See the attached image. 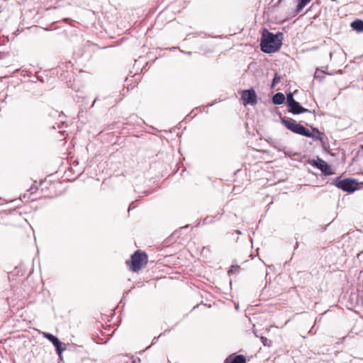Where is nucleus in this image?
<instances>
[{
  "label": "nucleus",
  "mask_w": 363,
  "mask_h": 363,
  "mask_svg": "<svg viewBox=\"0 0 363 363\" xmlns=\"http://www.w3.org/2000/svg\"><path fill=\"white\" fill-rule=\"evenodd\" d=\"M282 33L274 34L264 28L260 41L261 50L268 54L277 52L282 45Z\"/></svg>",
  "instance_id": "obj_1"
},
{
  "label": "nucleus",
  "mask_w": 363,
  "mask_h": 363,
  "mask_svg": "<svg viewBox=\"0 0 363 363\" xmlns=\"http://www.w3.org/2000/svg\"><path fill=\"white\" fill-rule=\"evenodd\" d=\"M281 122L288 130L294 133L311 138L320 139V135L318 136H315V135L311 133L309 130L303 125L296 123V121L292 118H281Z\"/></svg>",
  "instance_id": "obj_2"
},
{
  "label": "nucleus",
  "mask_w": 363,
  "mask_h": 363,
  "mask_svg": "<svg viewBox=\"0 0 363 363\" xmlns=\"http://www.w3.org/2000/svg\"><path fill=\"white\" fill-rule=\"evenodd\" d=\"M147 263V255L146 252L140 250H136L130 257V260H127L126 264L129 269L133 272H139L143 267Z\"/></svg>",
  "instance_id": "obj_3"
},
{
  "label": "nucleus",
  "mask_w": 363,
  "mask_h": 363,
  "mask_svg": "<svg viewBox=\"0 0 363 363\" xmlns=\"http://www.w3.org/2000/svg\"><path fill=\"white\" fill-rule=\"evenodd\" d=\"M333 184L348 194H352L359 189V182L353 178L342 179L341 177H337Z\"/></svg>",
  "instance_id": "obj_4"
},
{
  "label": "nucleus",
  "mask_w": 363,
  "mask_h": 363,
  "mask_svg": "<svg viewBox=\"0 0 363 363\" xmlns=\"http://www.w3.org/2000/svg\"><path fill=\"white\" fill-rule=\"evenodd\" d=\"M241 99L245 106L247 104L255 105L257 103V96L252 88L242 91Z\"/></svg>",
  "instance_id": "obj_5"
},
{
  "label": "nucleus",
  "mask_w": 363,
  "mask_h": 363,
  "mask_svg": "<svg viewBox=\"0 0 363 363\" xmlns=\"http://www.w3.org/2000/svg\"><path fill=\"white\" fill-rule=\"evenodd\" d=\"M309 163L320 169L325 175H332L335 172L331 169L330 165L325 162L323 160L317 157L316 160H313Z\"/></svg>",
  "instance_id": "obj_6"
},
{
  "label": "nucleus",
  "mask_w": 363,
  "mask_h": 363,
  "mask_svg": "<svg viewBox=\"0 0 363 363\" xmlns=\"http://www.w3.org/2000/svg\"><path fill=\"white\" fill-rule=\"evenodd\" d=\"M44 337L52 343L58 355L60 356L62 353L65 350V348L62 346L63 343L57 336L51 333H45Z\"/></svg>",
  "instance_id": "obj_7"
},
{
  "label": "nucleus",
  "mask_w": 363,
  "mask_h": 363,
  "mask_svg": "<svg viewBox=\"0 0 363 363\" xmlns=\"http://www.w3.org/2000/svg\"><path fill=\"white\" fill-rule=\"evenodd\" d=\"M289 112L293 114H301L303 113H310L311 111L303 107L301 104L298 101H295L292 104L288 106Z\"/></svg>",
  "instance_id": "obj_8"
},
{
  "label": "nucleus",
  "mask_w": 363,
  "mask_h": 363,
  "mask_svg": "<svg viewBox=\"0 0 363 363\" xmlns=\"http://www.w3.org/2000/svg\"><path fill=\"white\" fill-rule=\"evenodd\" d=\"M224 363H246V359L244 355L238 354L235 356L233 359L230 357L225 359Z\"/></svg>",
  "instance_id": "obj_9"
},
{
  "label": "nucleus",
  "mask_w": 363,
  "mask_h": 363,
  "mask_svg": "<svg viewBox=\"0 0 363 363\" xmlns=\"http://www.w3.org/2000/svg\"><path fill=\"white\" fill-rule=\"evenodd\" d=\"M285 101V96L281 92L275 94L272 96V103L275 105H281Z\"/></svg>",
  "instance_id": "obj_10"
},
{
  "label": "nucleus",
  "mask_w": 363,
  "mask_h": 363,
  "mask_svg": "<svg viewBox=\"0 0 363 363\" xmlns=\"http://www.w3.org/2000/svg\"><path fill=\"white\" fill-rule=\"evenodd\" d=\"M351 27L353 30L357 32L363 31V21L360 19H356L351 23Z\"/></svg>",
  "instance_id": "obj_11"
},
{
  "label": "nucleus",
  "mask_w": 363,
  "mask_h": 363,
  "mask_svg": "<svg viewBox=\"0 0 363 363\" xmlns=\"http://www.w3.org/2000/svg\"><path fill=\"white\" fill-rule=\"evenodd\" d=\"M298 4L296 8V13H300L303 8L311 1V0H298Z\"/></svg>",
  "instance_id": "obj_12"
},
{
  "label": "nucleus",
  "mask_w": 363,
  "mask_h": 363,
  "mask_svg": "<svg viewBox=\"0 0 363 363\" xmlns=\"http://www.w3.org/2000/svg\"><path fill=\"white\" fill-rule=\"evenodd\" d=\"M285 99L286 100L287 106H290L291 104L296 101V100L294 98L293 94L291 92L286 94V98H285Z\"/></svg>",
  "instance_id": "obj_13"
},
{
  "label": "nucleus",
  "mask_w": 363,
  "mask_h": 363,
  "mask_svg": "<svg viewBox=\"0 0 363 363\" xmlns=\"http://www.w3.org/2000/svg\"><path fill=\"white\" fill-rule=\"evenodd\" d=\"M281 77L278 74H275L272 82V88H274L276 85L280 82Z\"/></svg>",
  "instance_id": "obj_14"
},
{
  "label": "nucleus",
  "mask_w": 363,
  "mask_h": 363,
  "mask_svg": "<svg viewBox=\"0 0 363 363\" xmlns=\"http://www.w3.org/2000/svg\"><path fill=\"white\" fill-rule=\"evenodd\" d=\"M313 130V134L315 135V136H318L320 135V139H318V140H323V134L322 133H320L318 129L317 128H312Z\"/></svg>",
  "instance_id": "obj_15"
},
{
  "label": "nucleus",
  "mask_w": 363,
  "mask_h": 363,
  "mask_svg": "<svg viewBox=\"0 0 363 363\" xmlns=\"http://www.w3.org/2000/svg\"><path fill=\"white\" fill-rule=\"evenodd\" d=\"M136 206H137V201H133L130 203L128 211H130V210L135 208Z\"/></svg>",
  "instance_id": "obj_16"
},
{
  "label": "nucleus",
  "mask_w": 363,
  "mask_h": 363,
  "mask_svg": "<svg viewBox=\"0 0 363 363\" xmlns=\"http://www.w3.org/2000/svg\"><path fill=\"white\" fill-rule=\"evenodd\" d=\"M239 268V266H232L230 269L228 270V273L229 274H232L234 272V270H238Z\"/></svg>",
  "instance_id": "obj_17"
},
{
  "label": "nucleus",
  "mask_w": 363,
  "mask_h": 363,
  "mask_svg": "<svg viewBox=\"0 0 363 363\" xmlns=\"http://www.w3.org/2000/svg\"><path fill=\"white\" fill-rule=\"evenodd\" d=\"M21 72H22V75L23 77H25V76L30 77L31 76V72L28 70H22Z\"/></svg>",
  "instance_id": "obj_18"
},
{
  "label": "nucleus",
  "mask_w": 363,
  "mask_h": 363,
  "mask_svg": "<svg viewBox=\"0 0 363 363\" xmlns=\"http://www.w3.org/2000/svg\"><path fill=\"white\" fill-rule=\"evenodd\" d=\"M35 79H32L31 82H36V81H40V82H43V77H39L38 75H35Z\"/></svg>",
  "instance_id": "obj_19"
},
{
  "label": "nucleus",
  "mask_w": 363,
  "mask_h": 363,
  "mask_svg": "<svg viewBox=\"0 0 363 363\" xmlns=\"http://www.w3.org/2000/svg\"><path fill=\"white\" fill-rule=\"evenodd\" d=\"M174 79H175V76H174V74H169V81L170 82H174Z\"/></svg>",
  "instance_id": "obj_20"
},
{
  "label": "nucleus",
  "mask_w": 363,
  "mask_h": 363,
  "mask_svg": "<svg viewBox=\"0 0 363 363\" xmlns=\"http://www.w3.org/2000/svg\"><path fill=\"white\" fill-rule=\"evenodd\" d=\"M262 343L264 344V345H265V346L268 345H267V342H268L267 338L262 337Z\"/></svg>",
  "instance_id": "obj_21"
},
{
  "label": "nucleus",
  "mask_w": 363,
  "mask_h": 363,
  "mask_svg": "<svg viewBox=\"0 0 363 363\" xmlns=\"http://www.w3.org/2000/svg\"><path fill=\"white\" fill-rule=\"evenodd\" d=\"M167 50H180V48H179V46H175V47H172V48H167Z\"/></svg>",
  "instance_id": "obj_22"
},
{
  "label": "nucleus",
  "mask_w": 363,
  "mask_h": 363,
  "mask_svg": "<svg viewBox=\"0 0 363 363\" xmlns=\"http://www.w3.org/2000/svg\"><path fill=\"white\" fill-rule=\"evenodd\" d=\"M315 77L319 79L320 81L322 80V79L323 78V77H320V75H317L316 73L315 74Z\"/></svg>",
  "instance_id": "obj_23"
},
{
  "label": "nucleus",
  "mask_w": 363,
  "mask_h": 363,
  "mask_svg": "<svg viewBox=\"0 0 363 363\" xmlns=\"http://www.w3.org/2000/svg\"><path fill=\"white\" fill-rule=\"evenodd\" d=\"M282 0H277V4L274 5L275 7L277 6H279V5L281 4Z\"/></svg>",
  "instance_id": "obj_24"
},
{
  "label": "nucleus",
  "mask_w": 363,
  "mask_h": 363,
  "mask_svg": "<svg viewBox=\"0 0 363 363\" xmlns=\"http://www.w3.org/2000/svg\"><path fill=\"white\" fill-rule=\"evenodd\" d=\"M162 335V334H160L157 337H154L153 340H152V344H154L155 342H156V341L157 340V339Z\"/></svg>",
  "instance_id": "obj_25"
},
{
  "label": "nucleus",
  "mask_w": 363,
  "mask_h": 363,
  "mask_svg": "<svg viewBox=\"0 0 363 363\" xmlns=\"http://www.w3.org/2000/svg\"><path fill=\"white\" fill-rule=\"evenodd\" d=\"M97 100H98V97H96V98L94 100V101H93V103H92V104H91V107L94 106V104L96 103V101Z\"/></svg>",
  "instance_id": "obj_26"
},
{
  "label": "nucleus",
  "mask_w": 363,
  "mask_h": 363,
  "mask_svg": "<svg viewBox=\"0 0 363 363\" xmlns=\"http://www.w3.org/2000/svg\"><path fill=\"white\" fill-rule=\"evenodd\" d=\"M359 189H363V182H359Z\"/></svg>",
  "instance_id": "obj_27"
},
{
  "label": "nucleus",
  "mask_w": 363,
  "mask_h": 363,
  "mask_svg": "<svg viewBox=\"0 0 363 363\" xmlns=\"http://www.w3.org/2000/svg\"><path fill=\"white\" fill-rule=\"evenodd\" d=\"M298 242H296V245H295V246H294V249L298 248Z\"/></svg>",
  "instance_id": "obj_28"
},
{
  "label": "nucleus",
  "mask_w": 363,
  "mask_h": 363,
  "mask_svg": "<svg viewBox=\"0 0 363 363\" xmlns=\"http://www.w3.org/2000/svg\"><path fill=\"white\" fill-rule=\"evenodd\" d=\"M68 66H69L70 67H72V64H71V62H67V65H66V67H68Z\"/></svg>",
  "instance_id": "obj_29"
},
{
  "label": "nucleus",
  "mask_w": 363,
  "mask_h": 363,
  "mask_svg": "<svg viewBox=\"0 0 363 363\" xmlns=\"http://www.w3.org/2000/svg\"><path fill=\"white\" fill-rule=\"evenodd\" d=\"M29 191H30L31 194H33V191H34L33 187H30V190H29Z\"/></svg>",
  "instance_id": "obj_30"
},
{
  "label": "nucleus",
  "mask_w": 363,
  "mask_h": 363,
  "mask_svg": "<svg viewBox=\"0 0 363 363\" xmlns=\"http://www.w3.org/2000/svg\"><path fill=\"white\" fill-rule=\"evenodd\" d=\"M182 53H183V54H188V55H190V52H184V51H182Z\"/></svg>",
  "instance_id": "obj_31"
},
{
  "label": "nucleus",
  "mask_w": 363,
  "mask_h": 363,
  "mask_svg": "<svg viewBox=\"0 0 363 363\" xmlns=\"http://www.w3.org/2000/svg\"><path fill=\"white\" fill-rule=\"evenodd\" d=\"M178 233H179L178 232L175 231V232L174 233V235H177Z\"/></svg>",
  "instance_id": "obj_32"
},
{
  "label": "nucleus",
  "mask_w": 363,
  "mask_h": 363,
  "mask_svg": "<svg viewBox=\"0 0 363 363\" xmlns=\"http://www.w3.org/2000/svg\"><path fill=\"white\" fill-rule=\"evenodd\" d=\"M188 227V225H185V226H183V228H187Z\"/></svg>",
  "instance_id": "obj_33"
},
{
  "label": "nucleus",
  "mask_w": 363,
  "mask_h": 363,
  "mask_svg": "<svg viewBox=\"0 0 363 363\" xmlns=\"http://www.w3.org/2000/svg\"><path fill=\"white\" fill-rule=\"evenodd\" d=\"M177 135H178L179 137H181V135H180L179 133H177Z\"/></svg>",
  "instance_id": "obj_34"
}]
</instances>
